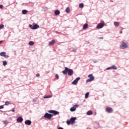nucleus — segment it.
Listing matches in <instances>:
<instances>
[{
	"mask_svg": "<svg viewBox=\"0 0 129 129\" xmlns=\"http://www.w3.org/2000/svg\"><path fill=\"white\" fill-rule=\"evenodd\" d=\"M12 111H13V112H15V108H14L13 109H12Z\"/></svg>",
	"mask_w": 129,
	"mask_h": 129,
	"instance_id": "obj_42",
	"label": "nucleus"
},
{
	"mask_svg": "<svg viewBox=\"0 0 129 129\" xmlns=\"http://www.w3.org/2000/svg\"><path fill=\"white\" fill-rule=\"evenodd\" d=\"M88 77H89L90 79H87L86 80V82H90V81H93L94 77H93V75H92V74L89 75Z\"/></svg>",
	"mask_w": 129,
	"mask_h": 129,
	"instance_id": "obj_3",
	"label": "nucleus"
},
{
	"mask_svg": "<svg viewBox=\"0 0 129 129\" xmlns=\"http://www.w3.org/2000/svg\"><path fill=\"white\" fill-rule=\"evenodd\" d=\"M114 25L116 27H118V26H119V22L115 21L114 22Z\"/></svg>",
	"mask_w": 129,
	"mask_h": 129,
	"instance_id": "obj_17",
	"label": "nucleus"
},
{
	"mask_svg": "<svg viewBox=\"0 0 129 129\" xmlns=\"http://www.w3.org/2000/svg\"><path fill=\"white\" fill-rule=\"evenodd\" d=\"M57 129H64V128L62 127H59Z\"/></svg>",
	"mask_w": 129,
	"mask_h": 129,
	"instance_id": "obj_41",
	"label": "nucleus"
},
{
	"mask_svg": "<svg viewBox=\"0 0 129 129\" xmlns=\"http://www.w3.org/2000/svg\"><path fill=\"white\" fill-rule=\"evenodd\" d=\"M39 26L38 24H34L33 25L32 30H37V29H39Z\"/></svg>",
	"mask_w": 129,
	"mask_h": 129,
	"instance_id": "obj_10",
	"label": "nucleus"
},
{
	"mask_svg": "<svg viewBox=\"0 0 129 129\" xmlns=\"http://www.w3.org/2000/svg\"><path fill=\"white\" fill-rule=\"evenodd\" d=\"M9 104H10V102H9V101L5 102L6 105H9Z\"/></svg>",
	"mask_w": 129,
	"mask_h": 129,
	"instance_id": "obj_32",
	"label": "nucleus"
},
{
	"mask_svg": "<svg viewBox=\"0 0 129 129\" xmlns=\"http://www.w3.org/2000/svg\"><path fill=\"white\" fill-rule=\"evenodd\" d=\"M3 8H4V5H0V9H3Z\"/></svg>",
	"mask_w": 129,
	"mask_h": 129,
	"instance_id": "obj_36",
	"label": "nucleus"
},
{
	"mask_svg": "<svg viewBox=\"0 0 129 129\" xmlns=\"http://www.w3.org/2000/svg\"><path fill=\"white\" fill-rule=\"evenodd\" d=\"M67 124H68L69 125V124H70V123H71V121L70 120H67Z\"/></svg>",
	"mask_w": 129,
	"mask_h": 129,
	"instance_id": "obj_29",
	"label": "nucleus"
},
{
	"mask_svg": "<svg viewBox=\"0 0 129 129\" xmlns=\"http://www.w3.org/2000/svg\"><path fill=\"white\" fill-rule=\"evenodd\" d=\"M99 39H103V37H100Z\"/></svg>",
	"mask_w": 129,
	"mask_h": 129,
	"instance_id": "obj_44",
	"label": "nucleus"
},
{
	"mask_svg": "<svg viewBox=\"0 0 129 129\" xmlns=\"http://www.w3.org/2000/svg\"><path fill=\"white\" fill-rule=\"evenodd\" d=\"M25 123L27 125H31L32 124V121L30 120H26L25 121Z\"/></svg>",
	"mask_w": 129,
	"mask_h": 129,
	"instance_id": "obj_9",
	"label": "nucleus"
},
{
	"mask_svg": "<svg viewBox=\"0 0 129 129\" xmlns=\"http://www.w3.org/2000/svg\"><path fill=\"white\" fill-rule=\"evenodd\" d=\"M53 44H55V40L54 39L49 42V45H50V46L53 45Z\"/></svg>",
	"mask_w": 129,
	"mask_h": 129,
	"instance_id": "obj_14",
	"label": "nucleus"
},
{
	"mask_svg": "<svg viewBox=\"0 0 129 129\" xmlns=\"http://www.w3.org/2000/svg\"><path fill=\"white\" fill-rule=\"evenodd\" d=\"M120 34H122V31H120Z\"/></svg>",
	"mask_w": 129,
	"mask_h": 129,
	"instance_id": "obj_45",
	"label": "nucleus"
},
{
	"mask_svg": "<svg viewBox=\"0 0 129 129\" xmlns=\"http://www.w3.org/2000/svg\"><path fill=\"white\" fill-rule=\"evenodd\" d=\"M33 101H35V100H33Z\"/></svg>",
	"mask_w": 129,
	"mask_h": 129,
	"instance_id": "obj_46",
	"label": "nucleus"
},
{
	"mask_svg": "<svg viewBox=\"0 0 129 129\" xmlns=\"http://www.w3.org/2000/svg\"><path fill=\"white\" fill-rule=\"evenodd\" d=\"M3 123H4V124H8L9 123V122H8V120H5V121H3Z\"/></svg>",
	"mask_w": 129,
	"mask_h": 129,
	"instance_id": "obj_28",
	"label": "nucleus"
},
{
	"mask_svg": "<svg viewBox=\"0 0 129 129\" xmlns=\"http://www.w3.org/2000/svg\"><path fill=\"white\" fill-rule=\"evenodd\" d=\"M6 54L7 53L6 52H2L0 53V55H1L2 57H5Z\"/></svg>",
	"mask_w": 129,
	"mask_h": 129,
	"instance_id": "obj_16",
	"label": "nucleus"
},
{
	"mask_svg": "<svg viewBox=\"0 0 129 129\" xmlns=\"http://www.w3.org/2000/svg\"><path fill=\"white\" fill-rule=\"evenodd\" d=\"M89 96V92H87L85 95V97L86 99H87V98Z\"/></svg>",
	"mask_w": 129,
	"mask_h": 129,
	"instance_id": "obj_22",
	"label": "nucleus"
},
{
	"mask_svg": "<svg viewBox=\"0 0 129 129\" xmlns=\"http://www.w3.org/2000/svg\"><path fill=\"white\" fill-rule=\"evenodd\" d=\"M29 27V28H30V29H31V30H33V25H32L31 24H30Z\"/></svg>",
	"mask_w": 129,
	"mask_h": 129,
	"instance_id": "obj_33",
	"label": "nucleus"
},
{
	"mask_svg": "<svg viewBox=\"0 0 129 129\" xmlns=\"http://www.w3.org/2000/svg\"><path fill=\"white\" fill-rule=\"evenodd\" d=\"M3 63L4 66H6V65H7V64L6 60H4V61H3Z\"/></svg>",
	"mask_w": 129,
	"mask_h": 129,
	"instance_id": "obj_27",
	"label": "nucleus"
},
{
	"mask_svg": "<svg viewBox=\"0 0 129 129\" xmlns=\"http://www.w3.org/2000/svg\"><path fill=\"white\" fill-rule=\"evenodd\" d=\"M106 111L107 112H108V113H111V112H112V111H113V110H112V108L108 107V108H106Z\"/></svg>",
	"mask_w": 129,
	"mask_h": 129,
	"instance_id": "obj_8",
	"label": "nucleus"
},
{
	"mask_svg": "<svg viewBox=\"0 0 129 129\" xmlns=\"http://www.w3.org/2000/svg\"><path fill=\"white\" fill-rule=\"evenodd\" d=\"M111 70V67H110L105 69V70Z\"/></svg>",
	"mask_w": 129,
	"mask_h": 129,
	"instance_id": "obj_31",
	"label": "nucleus"
},
{
	"mask_svg": "<svg viewBox=\"0 0 129 129\" xmlns=\"http://www.w3.org/2000/svg\"><path fill=\"white\" fill-rule=\"evenodd\" d=\"M76 106H78V105H75L74 107L70 108L71 111H75L76 110Z\"/></svg>",
	"mask_w": 129,
	"mask_h": 129,
	"instance_id": "obj_13",
	"label": "nucleus"
},
{
	"mask_svg": "<svg viewBox=\"0 0 129 129\" xmlns=\"http://www.w3.org/2000/svg\"><path fill=\"white\" fill-rule=\"evenodd\" d=\"M4 108V105L0 106V109H3Z\"/></svg>",
	"mask_w": 129,
	"mask_h": 129,
	"instance_id": "obj_35",
	"label": "nucleus"
},
{
	"mask_svg": "<svg viewBox=\"0 0 129 129\" xmlns=\"http://www.w3.org/2000/svg\"><path fill=\"white\" fill-rule=\"evenodd\" d=\"M127 47V43L124 42V41L122 42V44L121 45H120V48L123 50L124 49H125Z\"/></svg>",
	"mask_w": 129,
	"mask_h": 129,
	"instance_id": "obj_2",
	"label": "nucleus"
},
{
	"mask_svg": "<svg viewBox=\"0 0 129 129\" xmlns=\"http://www.w3.org/2000/svg\"><path fill=\"white\" fill-rule=\"evenodd\" d=\"M28 13V11H27L26 10H23L22 11V14L23 15H26V14Z\"/></svg>",
	"mask_w": 129,
	"mask_h": 129,
	"instance_id": "obj_21",
	"label": "nucleus"
},
{
	"mask_svg": "<svg viewBox=\"0 0 129 129\" xmlns=\"http://www.w3.org/2000/svg\"><path fill=\"white\" fill-rule=\"evenodd\" d=\"M70 120H71L72 124H73L75 122V120H76V117H72Z\"/></svg>",
	"mask_w": 129,
	"mask_h": 129,
	"instance_id": "obj_11",
	"label": "nucleus"
},
{
	"mask_svg": "<svg viewBox=\"0 0 129 129\" xmlns=\"http://www.w3.org/2000/svg\"><path fill=\"white\" fill-rule=\"evenodd\" d=\"M52 116H53V115L49 114L48 113H46L44 115V117L47 118V119H51Z\"/></svg>",
	"mask_w": 129,
	"mask_h": 129,
	"instance_id": "obj_4",
	"label": "nucleus"
},
{
	"mask_svg": "<svg viewBox=\"0 0 129 129\" xmlns=\"http://www.w3.org/2000/svg\"><path fill=\"white\" fill-rule=\"evenodd\" d=\"M84 7V5H83V3H81L79 5V8H81V9H82Z\"/></svg>",
	"mask_w": 129,
	"mask_h": 129,
	"instance_id": "obj_26",
	"label": "nucleus"
},
{
	"mask_svg": "<svg viewBox=\"0 0 129 129\" xmlns=\"http://www.w3.org/2000/svg\"><path fill=\"white\" fill-rule=\"evenodd\" d=\"M3 44V41H0V44Z\"/></svg>",
	"mask_w": 129,
	"mask_h": 129,
	"instance_id": "obj_43",
	"label": "nucleus"
},
{
	"mask_svg": "<svg viewBox=\"0 0 129 129\" xmlns=\"http://www.w3.org/2000/svg\"><path fill=\"white\" fill-rule=\"evenodd\" d=\"M24 120V119H23V117H19L17 119V122H22Z\"/></svg>",
	"mask_w": 129,
	"mask_h": 129,
	"instance_id": "obj_12",
	"label": "nucleus"
},
{
	"mask_svg": "<svg viewBox=\"0 0 129 129\" xmlns=\"http://www.w3.org/2000/svg\"><path fill=\"white\" fill-rule=\"evenodd\" d=\"M87 114L88 115H91V114H92V111H91V110L88 111L87 112Z\"/></svg>",
	"mask_w": 129,
	"mask_h": 129,
	"instance_id": "obj_23",
	"label": "nucleus"
},
{
	"mask_svg": "<svg viewBox=\"0 0 129 129\" xmlns=\"http://www.w3.org/2000/svg\"><path fill=\"white\" fill-rule=\"evenodd\" d=\"M34 41H29V45H30V46H33V45H34Z\"/></svg>",
	"mask_w": 129,
	"mask_h": 129,
	"instance_id": "obj_25",
	"label": "nucleus"
},
{
	"mask_svg": "<svg viewBox=\"0 0 129 129\" xmlns=\"http://www.w3.org/2000/svg\"><path fill=\"white\" fill-rule=\"evenodd\" d=\"M55 77L57 78V79H59V75H58V74L56 75Z\"/></svg>",
	"mask_w": 129,
	"mask_h": 129,
	"instance_id": "obj_34",
	"label": "nucleus"
},
{
	"mask_svg": "<svg viewBox=\"0 0 129 129\" xmlns=\"http://www.w3.org/2000/svg\"><path fill=\"white\" fill-rule=\"evenodd\" d=\"M5 58H9V55H7L5 54V56H4Z\"/></svg>",
	"mask_w": 129,
	"mask_h": 129,
	"instance_id": "obj_37",
	"label": "nucleus"
},
{
	"mask_svg": "<svg viewBox=\"0 0 129 129\" xmlns=\"http://www.w3.org/2000/svg\"><path fill=\"white\" fill-rule=\"evenodd\" d=\"M40 77V74H36V77Z\"/></svg>",
	"mask_w": 129,
	"mask_h": 129,
	"instance_id": "obj_38",
	"label": "nucleus"
},
{
	"mask_svg": "<svg viewBox=\"0 0 129 129\" xmlns=\"http://www.w3.org/2000/svg\"><path fill=\"white\" fill-rule=\"evenodd\" d=\"M4 27H5V26L3 24L0 25V29L4 28Z\"/></svg>",
	"mask_w": 129,
	"mask_h": 129,
	"instance_id": "obj_30",
	"label": "nucleus"
},
{
	"mask_svg": "<svg viewBox=\"0 0 129 129\" xmlns=\"http://www.w3.org/2000/svg\"><path fill=\"white\" fill-rule=\"evenodd\" d=\"M48 112H49V113H53L54 115H57V114H59V113H60L58 111L53 110L48 111Z\"/></svg>",
	"mask_w": 129,
	"mask_h": 129,
	"instance_id": "obj_6",
	"label": "nucleus"
},
{
	"mask_svg": "<svg viewBox=\"0 0 129 129\" xmlns=\"http://www.w3.org/2000/svg\"><path fill=\"white\" fill-rule=\"evenodd\" d=\"M54 14L56 16H59V15H60V11L59 10H55Z\"/></svg>",
	"mask_w": 129,
	"mask_h": 129,
	"instance_id": "obj_15",
	"label": "nucleus"
},
{
	"mask_svg": "<svg viewBox=\"0 0 129 129\" xmlns=\"http://www.w3.org/2000/svg\"><path fill=\"white\" fill-rule=\"evenodd\" d=\"M111 69H112L113 70H116V69H117V68L114 65H112L111 67Z\"/></svg>",
	"mask_w": 129,
	"mask_h": 129,
	"instance_id": "obj_20",
	"label": "nucleus"
},
{
	"mask_svg": "<svg viewBox=\"0 0 129 129\" xmlns=\"http://www.w3.org/2000/svg\"><path fill=\"white\" fill-rule=\"evenodd\" d=\"M62 73H63L64 75H66V74L68 73V76H72L74 73V72L73 71V70L69 69V68L65 67L64 70L62 71Z\"/></svg>",
	"mask_w": 129,
	"mask_h": 129,
	"instance_id": "obj_1",
	"label": "nucleus"
},
{
	"mask_svg": "<svg viewBox=\"0 0 129 129\" xmlns=\"http://www.w3.org/2000/svg\"><path fill=\"white\" fill-rule=\"evenodd\" d=\"M66 13H70V8H69V7L66 8Z\"/></svg>",
	"mask_w": 129,
	"mask_h": 129,
	"instance_id": "obj_24",
	"label": "nucleus"
},
{
	"mask_svg": "<svg viewBox=\"0 0 129 129\" xmlns=\"http://www.w3.org/2000/svg\"><path fill=\"white\" fill-rule=\"evenodd\" d=\"M104 27V24L102 23H100L99 24H98L96 26L97 29H102Z\"/></svg>",
	"mask_w": 129,
	"mask_h": 129,
	"instance_id": "obj_5",
	"label": "nucleus"
},
{
	"mask_svg": "<svg viewBox=\"0 0 129 129\" xmlns=\"http://www.w3.org/2000/svg\"><path fill=\"white\" fill-rule=\"evenodd\" d=\"M97 62H98V61H97V60L94 61V63H97Z\"/></svg>",
	"mask_w": 129,
	"mask_h": 129,
	"instance_id": "obj_40",
	"label": "nucleus"
},
{
	"mask_svg": "<svg viewBox=\"0 0 129 129\" xmlns=\"http://www.w3.org/2000/svg\"><path fill=\"white\" fill-rule=\"evenodd\" d=\"M88 28V24L87 23L85 24L83 27V29H87Z\"/></svg>",
	"mask_w": 129,
	"mask_h": 129,
	"instance_id": "obj_18",
	"label": "nucleus"
},
{
	"mask_svg": "<svg viewBox=\"0 0 129 129\" xmlns=\"http://www.w3.org/2000/svg\"><path fill=\"white\" fill-rule=\"evenodd\" d=\"M80 80V77L77 78L75 80H74V81L72 82V84H77V83L78 81Z\"/></svg>",
	"mask_w": 129,
	"mask_h": 129,
	"instance_id": "obj_7",
	"label": "nucleus"
},
{
	"mask_svg": "<svg viewBox=\"0 0 129 129\" xmlns=\"http://www.w3.org/2000/svg\"><path fill=\"white\" fill-rule=\"evenodd\" d=\"M52 97V96H51V95H45L43 97V98L46 99V98H50Z\"/></svg>",
	"mask_w": 129,
	"mask_h": 129,
	"instance_id": "obj_19",
	"label": "nucleus"
},
{
	"mask_svg": "<svg viewBox=\"0 0 129 129\" xmlns=\"http://www.w3.org/2000/svg\"><path fill=\"white\" fill-rule=\"evenodd\" d=\"M76 50H77V49H73V50H72V52H76Z\"/></svg>",
	"mask_w": 129,
	"mask_h": 129,
	"instance_id": "obj_39",
	"label": "nucleus"
}]
</instances>
